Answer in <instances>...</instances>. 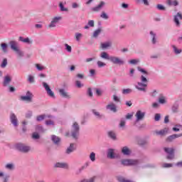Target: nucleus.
Here are the masks:
<instances>
[{
	"instance_id": "nucleus-56",
	"label": "nucleus",
	"mask_w": 182,
	"mask_h": 182,
	"mask_svg": "<svg viewBox=\"0 0 182 182\" xmlns=\"http://www.w3.org/2000/svg\"><path fill=\"white\" fill-rule=\"evenodd\" d=\"M129 63L131 65H136V63H139V60H129Z\"/></svg>"
},
{
	"instance_id": "nucleus-27",
	"label": "nucleus",
	"mask_w": 182,
	"mask_h": 182,
	"mask_svg": "<svg viewBox=\"0 0 182 182\" xmlns=\"http://www.w3.org/2000/svg\"><path fill=\"white\" fill-rule=\"evenodd\" d=\"M52 141H53V143H55V144H58L59 143V141H60V138L58 137L55 135L52 136Z\"/></svg>"
},
{
	"instance_id": "nucleus-45",
	"label": "nucleus",
	"mask_w": 182,
	"mask_h": 182,
	"mask_svg": "<svg viewBox=\"0 0 182 182\" xmlns=\"http://www.w3.org/2000/svg\"><path fill=\"white\" fill-rule=\"evenodd\" d=\"M101 18H102L103 19H109V16L105 11L102 13Z\"/></svg>"
},
{
	"instance_id": "nucleus-63",
	"label": "nucleus",
	"mask_w": 182,
	"mask_h": 182,
	"mask_svg": "<svg viewBox=\"0 0 182 182\" xmlns=\"http://www.w3.org/2000/svg\"><path fill=\"white\" fill-rule=\"evenodd\" d=\"M32 117V112L29 111L26 114V117L27 119H29V117Z\"/></svg>"
},
{
	"instance_id": "nucleus-49",
	"label": "nucleus",
	"mask_w": 182,
	"mask_h": 182,
	"mask_svg": "<svg viewBox=\"0 0 182 182\" xmlns=\"http://www.w3.org/2000/svg\"><path fill=\"white\" fill-rule=\"evenodd\" d=\"M162 166L164 168H168L170 167H173V164H164Z\"/></svg>"
},
{
	"instance_id": "nucleus-16",
	"label": "nucleus",
	"mask_w": 182,
	"mask_h": 182,
	"mask_svg": "<svg viewBox=\"0 0 182 182\" xmlns=\"http://www.w3.org/2000/svg\"><path fill=\"white\" fill-rule=\"evenodd\" d=\"M59 93L61 96H63V97H65L67 99H70V95H69V94H68V92H65V90L60 89L59 90Z\"/></svg>"
},
{
	"instance_id": "nucleus-32",
	"label": "nucleus",
	"mask_w": 182,
	"mask_h": 182,
	"mask_svg": "<svg viewBox=\"0 0 182 182\" xmlns=\"http://www.w3.org/2000/svg\"><path fill=\"white\" fill-rule=\"evenodd\" d=\"M159 102L161 103V105H164V103H166V97H164L163 95H161L159 98Z\"/></svg>"
},
{
	"instance_id": "nucleus-13",
	"label": "nucleus",
	"mask_w": 182,
	"mask_h": 182,
	"mask_svg": "<svg viewBox=\"0 0 182 182\" xmlns=\"http://www.w3.org/2000/svg\"><path fill=\"white\" fill-rule=\"evenodd\" d=\"M178 137H182V134H175L171 135L167 138L166 141H173L174 139H177Z\"/></svg>"
},
{
	"instance_id": "nucleus-7",
	"label": "nucleus",
	"mask_w": 182,
	"mask_h": 182,
	"mask_svg": "<svg viewBox=\"0 0 182 182\" xmlns=\"http://www.w3.org/2000/svg\"><path fill=\"white\" fill-rule=\"evenodd\" d=\"M109 60L114 63V65H124V61H123L122 59L114 57V56H111L109 58Z\"/></svg>"
},
{
	"instance_id": "nucleus-40",
	"label": "nucleus",
	"mask_w": 182,
	"mask_h": 182,
	"mask_svg": "<svg viewBox=\"0 0 182 182\" xmlns=\"http://www.w3.org/2000/svg\"><path fill=\"white\" fill-rule=\"evenodd\" d=\"M157 9H159V11H166V7H164V6L161 5V4H158L156 6Z\"/></svg>"
},
{
	"instance_id": "nucleus-2",
	"label": "nucleus",
	"mask_w": 182,
	"mask_h": 182,
	"mask_svg": "<svg viewBox=\"0 0 182 182\" xmlns=\"http://www.w3.org/2000/svg\"><path fill=\"white\" fill-rule=\"evenodd\" d=\"M72 128L73 129L71 131V136L73 139H75V140H77L79 137V130H80L79 124H77V122H74Z\"/></svg>"
},
{
	"instance_id": "nucleus-62",
	"label": "nucleus",
	"mask_w": 182,
	"mask_h": 182,
	"mask_svg": "<svg viewBox=\"0 0 182 182\" xmlns=\"http://www.w3.org/2000/svg\"><path fill=\"white\" fill-rule=\"evenodd\" d=\"M87 93H88V95L90 96V97H92V96H93V93L92 92L91 88H88Z\"/></svg>"
},
{
	"instance_id": "nucleus-28",
	"label": "nucleus",
	"mask_w": 182,
	"mask_h": 182,
	"mask_svg": "<svg viewBox=\"0 0 182 182\" xmlns=\"http://www.w3.org/2000/svg\"><path fill=\"white\" fill-rule=\"evenodd\" d=\"M59 6L62 12H68V8H65V6H63V3L60 2Z\"/></svg>"
},
{
	"instance_id": "nucleus-18",
	"label": "nucleus",
	"mask_w": 182,
	"mask_h": 182,
	"mask_svg": "<svg viewBox=\"0 0 182 182\" xmlns=\"http://www.w3.org/2000/svg\"><path fill=\"white\" fill-rule=\"evenodd\" d=\"M122 153H123L125 156H129L131 151L130 149L127 146H124L122 149Z\"/></svg>"
},
{
	"instance_id": "nucleus-55",
	"label": "nucleus",
	"mask_w": 182,
	"mask_h": 182,
	"mask_svg": "<svg viewBox=\"0 0 182 182\" xmlns=\"http://www.w3.org/2000/svg\"><path fill=\"white\" fill-rule=\"evenodd\" d=\"M56 26L55 23H54L53 21V20L51 21L50 23L48 25V28H55Z\"/></svg>"
},
{
	"instance_id": "nucleus-3",
	"label": "nucleus",
	"mask_w": 182,
	"mask_h": 182,
	"mask_svg": "<svg viewBox=\"0 0 182 182\" xmlns=\"http://www.w3.org/2000/svg\"><path fill=\"white\" fill-rule=\"evenodd\" d=\"M16 149H17L18 151H21V153H28L31 151V146H26L23 144H17L16 145Z\"/></svg>"
},
{
	"instance_id": "nucleus-24",
	"label": "nucleus",
	"mask_w": 182,
	"mask_h": 182,
	"mask_svg": "<svg viewBox=\"0 0 182 182\" xmlns=\"http://www.w3.org/2000/svg\"><path fill=\"white\" fill-rule=\"evenodd\" d=\"M100 57L102 59H107V60H110V56H109V54L106 52L101 53Z\"/></svg>"
},
{
	"instance_id": "nucleus-44",
	"label": "nucleus",
	"mask_w": 182,
	"mask_h": 182,
	"mask_svg": "<svg viewBox=\"0 0 182 182\" xmlns=\"http://www.w3.org/2000/svg\"><path fill=\"white\" fill-rule=\"evenodd\" d=\"M15 52H16L18 58H22V56H23V53L22 51H21V50L18 49Z\"/></svg>"
},
{
	"instance_id": "nucleus-38",
	"label": "nucleus",
	"mask_w": 182,
	"mask_h": 182,
	"mask_svg": "<svg viewBox=\"0 0 182 182\" xmlns=\"http://www.w3.org/2000/svg\"><path fill=\"white\" fill-rule=\"evenodd\" d=\"M150 35L152 36V43L154 44L156 43V33H154L153 31H151Z\"/></svg>"
},
{
	"instance_id": "nucleus-5",
	"label": "nucleus",
	"mask_w": 182,
	"mask_h": 182,
	"mask_svg": "<svg viewBox=\"0 0 182 182\" xmlns=\"http://www.w3.org/2000/svg\"><path fill=\"white\" fill-rule=\"evenodd\" d=\"M33 97V94L31 92V91H27L26 96H21V100H23V102H32V99Z\"/></svg>"
},
{
	"instance_id": "nucleus-23",
	"label": "nucleus",
	"mask_w": 182,
	"mask_h": 182,
	"mask_svg": "<svg viewBox=\"0 0 182 182\" xmlns=\"http://www.w3.org/2000/svg\"><path fill=\"white\" fill-rule=\"evenodd\" d=\"M11 80V77H9V75L6 76L4 77V86H8Z\"/></svg>"
},
{
	"instance_id": "nucleus-48",
	"label": "nucleus",
	"mask_w": 182,
	"mask_h": 182,
	"mask_svg": "<svg viewBox=\"0 0 182 182\" xmlns=\"http://www.w3.org/2000/svg\"><path fill=\"white\" fill-rule=\"evenodd\" d=\"M36 68H37L38 70H43L45 67L41 66L40 64H36Z\"/></svg>"
},
{
	"instance_id": "nucleus-59",
	"label": "nucleus",
	"mask_w": 182,
	"mask_h": 182,
	"mask_svg": "<svg viewBox=\"0 0 182 182\" xmlns=\"http://www.w3.org/2000/svg\"><path fill=\"white\" fill-rule=\"evenodd\" d=\"M89 26H91L92 28L95 26V21L93 20H90L88 21Z\"/></svg>"
},
{
	"instance_id": "nucleus-20",
	"label": "nucleus",
	"mask_w": 182,
	"mask_h": 182,
	"mask_svg": "<svg viewBox=\"0 0 182 182\" xmlns=\"http://www.w3.org/2000/svg\"><path fill=\"white\" fill-rule=\"evenodd\" d=\"M75 149V144H70V147L67 149L66 153L67 154H70L72 151H73Z\"/></svg>"
},
{
	"instance_id": "nucleus-34",
	"label": "nucleus",
	"mask_w": 182,
	"mask_h": 182,
	"mask_svg": "<svg viewBox=\"0 0 182 182\" xmlns=\"http://www.w3.org/2000/svg\"><path fill=\"white\" fill-rule=\"evenodd\" d=\"M90 159L91 161H96V154H95V152H92L90 154Z\"/></svg>"
},
{
	"instance_id": "nucleus-47",
	"label": "nucleus",
	"mask_w": 182,
	"mask_h": 182,
	"mask_svg": "<svg viewBox=\"0 0 182 182\" xmlns=\"http://www.w3.org/2000/svg\"><path fill=\"white\" fill-rule=\"evenodd\" d=\"M97 65L99 68H103V66H106V63L102 62V61H97Z\"/></svg>"
},
{
	"instance_id": "nucleus-17",
	"label": "nucleus",
	"mask_w": 182,
	"mask_h": 182,
	"mask_svg": "<svg viewBox=\"0 0 182 182\" xmlns=\"http://www.w3.org/2000/svg\"><path fill=\"white\" fill-rule=\"evenodd\" d=\"M55 167L60 168H68V165L66 163L63 162H58L55 164Z\"/></svg>"
},
{
	"instance_id": "nucleus-51",
	"label": "nucleus",
	"mask_w": 182,
	"mask_h": 182,
	"mask_svg": "<svg viewBox=\"0 0 182 182\" xmlns=\"http://www.w3.org/2000/svg\"><path fill=\"white\" fill-rule=\"evenodd\" d=\"M113 100H114V102H116L117 103H119V102H120V99L117 95H113Z\"/></svg>"
},
{
	"instance_id": "nucleus-42",
	"label": "nucleus",
	"mask_w": 182,
	"mask_h": 182,
	"mask_svg": "<svg viewBox=\"0 0 182 182\" xmlns=\"http://www.w3.org/2000/svg\"><path fill=\"white\" fill-rule=\"evenodd\" d=\"M39 134L36 133V132H34L33 133V135H32V139H34V140H38V139H39Z\"/></svg>"
},
{
	"instance_id": "nucleus-53",
	"label": "nucleus",
	"mask_w": 182,
	"mask_h": 182,
	"mask_svg": "<svg viewBox=\"0 0 182 182\" xmlns=\"http://www.w3.org/2000/svg\"><path fill=\"white\" fill-rule=\"evenodd\" d=\"M75 85H76L77 87H82L83 86V85L79 80H77L75 82Z\"/></svg>"
},
{
	"instance_id": "nucleus-30",
	"label": "nucleus",
	"mask_w": 182,
	"mask_h": 182,
	"mask_svg": "<svg viewBox=\"0 0 182 182\" xmlns=\"http://www.w3.org/2000/svg\"><path fill=\"white\" fill-rule=\"evenodd\" d=\"M132 92H133V90L130 88L124 89L122 90V95H129L132 93Z\"/></svg>"
},
{
	"instance_id": "nucleus-43",
	"label": "nucleus",
	"mask_w": 182,
	"mask_h": 182,
	"mask_svg": "<svg viewBox=\"0 0 182 182\" xmlns=\"http://www.w3.org/2000/svg\"><path fill=\"white\" fill-rule=\"evenodd\" d=\"M28 81L30 83H33V82H35V78H34L33 76H32V75H28Z\"/></svg>"
},
{
	"instance_id": "nucleus-46",
	"label": "nucleus",
	"mask_w": 182,
	"mask_h": 182,
	"mask_svg": "<svg viewBox=\"0 0 182 182\" xmlns=\"http://www.w3.org/2000/svg\"><path fill=\"white\" fill-rule=\"evenodd\" d=\"M65 46L67 51H68L69 53L72 52V47L70 46H69L68 44H65Z\"/></svg>"
},
{
	"instance_id": "nucleus-14",
	"label": "nucleus",
	"mask_w": 182,
	"mask_h": 182,
	"mask_svg": "<svg viewBox=\"0 0 182 182\" xmlns=\"http://www.w3.org/2000/svg\"><path fill=\"white\" fill-rule=\"evenodd\" d=\"M167 132H168V129L165 128L160 131H156L155 133L157 136H166V134H167Z\"/></svg>"
},
{
	"instance_id": "nucleus-36",
	"label": "nucleus",
	"mask_w": 182,
	"mask_h": 182,
	"mask_svg": "<svg viewBox=\"0 0 182 182\" xmlns=\"http://www.w3.org/2000/svg\"><path fill=\"white\" fill-rule=\"evenodd\" d=\"M108 136L111 137L113 140H116V134L113 132H108Z\"/></svg>"
},
{
	"instance_id": "nucleus-35",
	"label": "nucleus",
	"mask_w": 182,
	"mask_h": 182,
	"mask_svg": "<svg viewBox=\"0 0 182 182\" xmlns=\"http://www.w3.org/2000/svg\"><path fill=\"white\" fill-rule=\"evenodd\" d=\"M62 19V17L61 16H58V17H54L52 21H53L54 23H59V21H60Z\"/></svg>"
},
{
	"instance_id": "nucleus-11",
	"label": "nucleus",
	"mask_w": 182,
	"mask_h": 182,
	"mask_svg": "<svg viewBox=\"0 0 182 182\" xmlns=\"http://www.w3.org/2000/svg\"><path fill=\"white\" fill-rule=\"evenodd\" d=\"M9 45L12 50H14V52H16V50H18V49H19V48H18V43H16V41H10Z\"/></svg>"
},
{
	"instance_id": "nucleus-9",
	"label": "nucleus",
	"mask_w": 182,
	"mask_h": 182,
	"mask_svg": "<svg viewBox=\"0 0 182 182\" xmlns=\"http://www.w3.org/2000/svg\"><path fill=\"white\" fill-rule=\"evenodd\" d=\"M106 109H107V110L113 112L114 113H116V112H117V107H116V105H114V103L113 102H111L108 105H107Z\"/></svg>"
},
{
	"instance_id": "nucleus-31",
	"label": "nucleus",
	"mask_w": 182,
	"mask_h": 182,
	"mask_svg": "<svg viewBox=\"0 0 182 182\" xmlns=\"http://www.w3.org/2000/svg\"><path fill=\"white\" fill-rule=\"evenodd\" d=\"M82 36H83V35L82 33H76L75 36V38L76 41L77 42H79V41H80V39L82 38Z\"/></svg>"
},
{
	"instance_id": "nucleus-25",
	"label": "nucleus",
	"mask_w": 182,
	"mask_h": 182,
	"mask_svg": "<svg viewBox=\"0 0 182 182\" xmlns=\"http://www.w3.org/2000/svg\"><path fill=\"white\" fill-rule=\"evenodd\" d=\"M108 159H114V151L113 149H109L107 154Z\"/></svg>"
},
{
	"instance_id": "nucleus-21",
	"label": "nucleus",
	"mask_w": 182,
	"mask_h": 182,
	"mask_svg": "<svg viewBox=\"0 0 182 182\" xmlns=\"http://www.w3.org/2000/svg\"><path fill=\"white\" fill-rule=\"evenodd\" d=\"M112 46V42H107L101 43L102 49H107V48H110Z\"/></svg>"
},
{
	"instance_id": "nucleus-37",
	"label": "nucleus",
	"mask_w": 182,
	"mask_h": 182,
	"mask_svg": "<svg viewBox=\"0 0 182 182\" xmlns=\"http://www.w3.org/2000/svg\"><path fill=\"white\" fill-rule=\"evenodd\" d=\"M46 117V115L42 114L37 117L36 120L37 122H42L45 118Z\"/></svg>"
},
{
	"instance_id": "nucleus-29",
	"label": "nucleus",
	"mask_w": 182,
	"mask_h": 182,
	"mask_svg": "<svg viewBox=\"0 0 182 182\" xmlns=\"http://www.w3.org/2000/svg\"><path fill=\"white\" fill-rule=\"evenodd\" d=\"M5 167L7 170H14V168H15V165L14 164H7Z\"/></svg>"
},
{
	"instance_id": "nucleus-1",
	"label": "nucleus",
	"mask_w": 182,
	"mask_h": 182,
	"mask_svg": "<svg viewBox=\"0 0 182 182\" xmlns=\"http://www.w3.org/2000/svg\"><path fill=\"white\" fill-rule=\"evenodd\" d=\"M141 82H138V86L136 85L135 86V87L138 90H141V92H146V88L144 87H147V83L149 80H147V78H146L144 75H141Z\"/></svg>"
},
{
	"instance_id": "nucleus-61",
	"label": "nucleus",
	"mask_w": 182,
	"mask_h": 182,
	"mask_svg": "<svg viewBox=\"0 0 182 182\" xmlns=\"http://www.w3.org/2000/svg\"><path fill=\"white\" fill-rule=\"evenodd\" d=\"M72 8H73V9H76V8H79V4H77V3H73Z\"/></svg>"
},
{
	"instance_id": "nucleus-10",
	"label": "nucleus",
	"mask_w": 182,
	"mask_h": 182,
	"mask_svg": "<svg viewBox=\"0 0 182 182\" xmlns=\"http://www.w3.org/2000/svg\"><path fill=\"white\" fill-rule=\"evenodd\" d=\"M179 19H182V15L181 13H177L176 16H174V22L176 25V26H180V21Z\"/></svg>"
},
{
	"instance_id": "nucleus-4",
	"label": "nucleus",
	"mask_w": 182,
	"mask_h": 182,
	"mask_svg": "<svg viewBox=\"0 0 182 182\" xmlns=\"http://www.w3.org/2000/svg\"><path fill=\"white\" fill-rule=\"evenodd\" d=\"M123 166H137L139 160L137 159H124L122 161Z\"/></svg>"
},
{
	"instance_id": "nucleus-58",
	"label": "nucleus",
	"mask_w": 182,
	"mask_h": 182,
	"mask_svg": "<svg viewBox=\"0 0 182 182\" xmlns=\"http://www.w3.org/2000/svg\"><path fill=\"white\" fill-rule=\"evenodd\" d=\"M138 70L139 72H141V73H144V75H147V71L144 70V69L141 68L140 67H138Z\"/></svg>"
},
{
	"instance_id": "nucleus-41",
	"label": "nucleus",
	"mask_w": 182,
	"mask_h": 182,
	"mask_svg": "<svg viewBox=\"0 0 182 182\" xmlns=\"http://www.w3.org/2000/svg\"><path fill=\"white\" fill-rule=\"evenodd\" d=\"M173 48V50H174V53L176 54V55H178V53H180L181 52V50H178L177 48V47H176V46H172Z\"/></svg>"
},
{
	"instance_id": "nucleus-8",
	"label": "nucleus",
	"mask_w": 182,
	"mask_h": 182,
	"mask_svg": "<svg viewBox=\"0 0 182 182\" xmlns=\"http://www.w3.org/2000/svg\"><path fill=\"white\" fill-rule=\"evenodd\" d=\"M43 87H45L48 96H50V97H55V93L53 92V91H52V90H50V87H49L48 83L43 82Z\"/></svg>"
},
{
	"instance_id": "nucleus-15",
	"label": "nucleus",
	"mask_w": 182,
	"mask_h": 182,
	"mask_svg": "<svg viewBox=\"0 0 182 182\" xmlns=\"http://www.w3.org/2000/svg\"><path fill=\"white\" fill-rule=\"evenodd\" d=\"M104 5H105V2L101 1L98 6L92 8V11H93V12H99V11H100V9H102V8H103Z\"/></svg>"
},
{
	"instance_id": "nucleus-54",
	"label": "nucleus",
	"mask_w": 182,
	"mask_h": 182,
	"mask_svg": "<svg viewBox=\"0 0 182 182\" xmlns=\"http://www.w3.org/2000/svg\"><path fill=\"white\" fill-rule=\"evenodd\" d=\"M46 124H47V126H50V125H53V121L52 120H47L46 121Z\"/></svg>"
},
{
	"instance_id": "nucleus-50",
	"label": "nucleus",
	"mask_w": 182,
	"mask_h": 182,
	"mask_svg": "<svg viewBox=\"0 0 182 182\" xmlns=\"http://www.w3.org/2000/svg\"><path fill=\"white\" fill-rule=\"evenodd\" d=\"M81 182H95V178H91L90 179H84Z\"/></svg>"
},
{
	"instance_id": "nucleus-60",
	"label": "nucleus",
	"mask_w": 182,
	"mask_h": 182,
	"mask_svg": "<svg viewBox=\"0 0 182 182\" xmlns=\"http://www.w3.org/2000/svg\"><path fill=\"white\" fill-rule=\"evenodd\" d=\"M166 159L168 160H173V159H174V154H169L168 156H167Z\"/></svg>"
},
{
	"instance_id": "nucleus-6",
	"label": "nucleus",
	"mask_w": 182,
	"mask_h": 182,
	"mask_svg": "<svg viewBox=\"0 0 182 182\" xmlns=\"http://www.w3.org/2000/svg\"><path fill=\"white\" fill-rule=\"evenodd\" d=\"M144 116H146V112H141V110H138L135 114L136 122H140L144 119Z\"/></svg>"
},
{
	"instance_id": "nucleus-52",
	"label": "nucleus",
	"mask_w": 182,
	"mask_h": 182,
	"mask_svg": "<svg viewBox=\"0 0 182 182\" xmlns=\"http://www.w3.org/2000/svg\"><path fill=\"white\" fill-rule=\"evenodd\" d=\"M92 112L95 116H98V117L100 119L102 117V115H100V113L99 112L96 111V109H93Z\"/></svg>"
},
{
	"instance_id": "nucleus-26",
	"label": "nucleus",
	"mask_w": 182,
	"mask_h": 182,
	"mask_svg": "<svg viewBox=\"0 0 182 182\" xmlns=\"http://www.w3.org/2000/svg\"><path fill=\"white\" fill-rule=\"evenodd\" d=\"M1 49H2V50L4 53H6V52H8V50H6V49H8V44L7 43H1Z\"/></svg>"
},
{
	"instance_id": "nucleus-22",
	"label": "nucleus",
	"mask_w": 182,
	"mask_h": 182,
	"mask_svg": "<svg viewBox=\"0 0 182 182\" xmlns=\"http://www.w3.org/2000/svg\"><path fill=\"white\" fill-rule=\"evenodd\" d=\"M165 153H167V154H174V149L173 148H164Z\"/></svg>"
},
{
	"instance_id": "nucleus-64",
	"label": "nucleus",
	"mask_w": 182,
	"mask_h": 182,
	"mask_svg": "<svg viewBox=\"0 0 182 182\" xmlns=\"http://www.w3.org/2000/svg\"><path fill=\"white\" fill-rule=\"evenodd\" d=\"M132 117H133V114H127L126 116V119H127L128 120L132 119Z\"/></svg>"
},
{
	"instance_id": "nucleus-12",
	"label": "nucleus",
	"mask_w": 182,
	"mask_h": 182,
	"mask_svg": "<svg viewBox=\"0 0 182 182\" xmlns=\"http://www.w3.org/2000/svg\"><path fill=\"white\" fill-rule=\"evenodd\" d=\"M11 122L14 126L16 127L18 126V118H16V116L15 114H11L10 116Z\"/></svg>"
},
{
	"instance_id": "nucleus-39",
	"label": "nucleus",
	"mask_w": 182,
	"mask_h": 182,
	"mask_svg": "<svg viewBox=\"0 0 182 182\" xmlns=\"http://www.w3.org/2000/svg\"><path fill=\"white\" fill-rule=\"evenodd\" d=\"M6 65H8V60L6 58H4L3 60V62H2L1 65V68H6Z\"/></svg>"
},
{
	"instance_id": "nucleus-57",
	"label": "nucleus",
	"mask_w": 182,
	"mask_h": 182,
	"mask_svg": "<svg viewBox=\"0 0 182 182\" xmlns=\"http://www.w3.org/2000/svg\"><path fill=\"white\" fill-rule=\"evenodd\" d=\"M160 118H161V115H160V114H155V121L156 122H159V120H160Z\"/></svg>"
},
{
	"instance_id": "nucleus-33",
	"label": "nucleus",
	"mask_w": 182,
	"mask_h": 182,
	"mask_svg": "<svg viewBox=\"0 0 182 182\" xmlns=\"http://www.w3.org/2000/svg\"><path fill=\"white\" fill-rule=\"evenodd\" d=\"M100 32H102V29L100 28L97 29L93 33V38H97Z\"/></svg>"
},
{
	"instance_id": "nucleus-19",
	"label": "nucleus",
	"mask_w": 182,
	"mask_h": 182,
	"mask_svg": "<svg viewBox=\"0 0 182 182\" xmlns=\"http://www.w3.org/2000/svg\"><path fill=\"white\" fill-rule=\"evenodd\" d=\"M19 41H21V42H23L24 43H33V41L29 40V38H23V37L20 36Z\"/></svg>"
}]
</instances>
